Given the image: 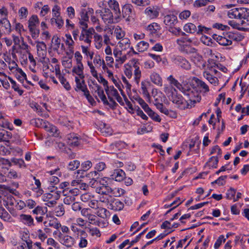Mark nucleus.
Returning <instances> with one entry per match:
<instances>
[{
    "mask_svg": "<svg viewBox=\"0 0 249 249\" xmlns=\"http://www.w3.org/2000/svg\"><path fill=\"white\" fill-rule=\"evenodd\" d=\"M169 84H164L163 91L165 92L169 99L176 106L181 109L187 108L188 104L184 98L178 93L177 89L174 87L175 86L178 89L184 94L187 95L190 98V100L194 103L199 102L200 100V97L197 96L196 99L192 98L193 92L190 89L185 90L182 85L172 75H170L167 78Z\"/></svg>",
    "mask_w": 249,
    "mask_h": 249,
    "instance_id": "obj_1",
    "label": "nucleus"
},
{
    "mask_svg": "<svg viewBox=\"0 0 249 249\" xmlns=\"http://www.w3.org/2000/svg\"><path fill=\"white\" fill-rule=\"evenodd\" d=\"M235 34H230L228 36H213V40L210 36H202L201 37V41L203 44L207 46L216 45L215 42L220 45L228 46L232 44L231 39H235Z\"/></svg>",
    "mask_w": 249,
    "mask_h": 249,
    "instance_id": "obj_2",
    "label": "nucleus"
},
{
    "mask_svg": "<svg viewBox=\"0 0 249 249\" xmlns=\"http://www.w3.org/2000/svg\"><path fill=\"white\" fill-rule=\"evenodd\" d=\"M227 16L230 18L242 19V26H249V9L248 8H233L227 11Z\"/></svg>",
    "mask_w": 249,
    "mask_h": 249,
    "instance_id": "obj_3",
    "label": "nucleus"
},
{
    "mask_svg": "<svg viewBox=\"0 0 249 249\" xmlns=\"http://www.w3.org/2000/svg\"><path fill=\"white\" fill-rule=\"evenodd\" d=\"M203 52L206 57H210L207 61V65L206 64L205 70H207L216 74L218 72L216 70L218 62L215 60V58L218 59L220 54L213 53L212 50L209 48H205Z\"/></svg>",
    "mask_w": 249,
    "mask_h": 249,
    "instance_id": "obj_4",
    "label": "nucleus"
},
{
    "mask_svg": "<svg viewBox=\"0 0 249 249\" xmlns=\"http://www.w3.org/2000/svg\"><path fill=\"white\" fill-rule=\"evenodd\" d=\"M181 51L188 55L194 64L201 69L206 68V61L195 48H181Z\"/></svg>",
    "mask_w": 249,
    "mask_h": 249,
    "instance_id": "obj_5",
    "label": "nucleus"
},
{
    "mask_svg": "<svg viewBox=\"0 0 249 249\" xmlns=\"http://www.w3.org/2000/svg\"><path fill=\"white\" fill-rule=\"evenodd\" d=\"M28 28L33 38H36L39 34V20L37 16H31L28 20Z\"/></svg>",
    "mask_w": 249,
    "mask_h": 249,
    "instance_id": "obj_6",
    "label": "nucleus"
},
{
    "mask_svg": "<svg viewBox=\"0 0 249 249\" xmlns=\"http://www.w3.org/2000/svg\"><path fill=\"white\" fill-rule=\"evenodd\" d=\"M130 50L127 51L126 53H125V50H119L116 48L113 51L114 55L116 58L115 67L119 68L120 66L124 63L127 58V55H131L132 53H134V51H133V48H129ZM124 50H125L124 49Z\"/></svg>",
    "mask_w": 249,
    "mask_h": 249,
    "instance_id": "obj_7",
    "label": "nucleus"
},
{
    "mask_svg": "<svg viewBox=\"0 0 249 249\" xmlns=\"http://www.w3.org/2000/svg\"><path fill=\"white\" fill-rule=\"evenodd\" d=\"M50 71L51 72L55 71L56 77L66 90L69 91L71 89V86L65 77V74L61 71L59 65H54L52 69H50Z\"/></svg>",
    "mask_w": 249,
    "mask_h": 249,
    "instance_id": "obj_8",
    "label": "nucleus"
},
{
    "mask_svg": "<svg viewBox=\"0 0 249 249\" xmlns=\"http://www.w3.org/2000/svg\"><path fill=\"white\" fill-rule=\"evenodd\" d=\"M152 94L155 99L154 104L157 109L164 114L168 115L169 111L162 104V99H165V97L161 92L158 93L156 89H153Z\"/></svg>",
    "mask_w": 249,
    "mask_h": 249,
    "instance_id": "obj_9",
    "label": "nucleus"
},
{
    "mask_svg": "<svg viewBox=\"0 0 249 249\" xmlns=\"http://www.w3.org/2000/svg\"><path fill=\"white\" fill-rule=\"evenodd\" d=\"M72 74L75 77L76 85L75 88L78 87L79 84L82 85L85 84L84 81V66L75 65L72 69Z\"/></svg>",
    "mask_w": 249,
    "mask_h": 249,
    "instance_id": "obj_10",
    "label": "nucleus"
},
{
    "mask_svg": "<svg viewBox=\"0 0 249 249\" xmlns=\"http://www.w3.org/2000/svg\"><path fill=\"white\" fill-rule=\"evenodd\" d=\"M108 179L107 178H103L100 179L96 192L100 194H110L111 188L108 185Z\"/></svg>",
    "mask_w": 249,
    "mask_h": 249,
    "instance_id": "obj_11",
    "label": "nucleus"
},
{
    "mask_svg": "<svg viewBox=\"0 0 249 249\" xmlns=\"http://www.w3.org/2000/svg\"><path fill=\"white\" fill-rule=\"evenodd\" d=\"M160 11V8L158 6H149L145 9L144 14L147 18L153 19L158 17Z\"/></svg>",
    "mask_w": 249,
    "mask_h": 249,
    "instance_id": "obj_12",
    "label": "nucleus"
},
{
    "mask_svg": "<svg viewBox=\"0 0 249 249\" xmlns=\"http://www.w3.org/2000/svg\"><path fill=\"white\" fill-rule=\"evenodd\" d=\"M94 39L95 47H102L105 45L109 47L110 45H113V44L110 42L109 38L107 35H105L102 37L101 35L95 34Z\"/></svg>",
    "mask_w": 249,
    "mask_h": 249,
    "instance_id": "obj_13",
    "label": "nucleus"
},
{
    "mask_svg": "<svg viewBox=\"0 0 249 249\" xmlns=\"http://www.w3.org/2000/svg\"><path fill=\"white\" fill-rule=\"evenodd\" d=\"M96 13H100L102 19L105 23H111L116 22L113 18L112 13L108 8H104L101 12L97 10Z\"/></svg>",
    "mask_w": 249,
    "mask_h": 249,
    "instance_id": "obj_14",
    "label": "nucleus"
},
{
    "mask_svg": "<svg viewBox=\"0 0 249 249\" xmlns=\"http://www.w3.org/2000/svg\"><path fill=\"white\" fill-rule=\"evenodd\" d=\"M141 107L142 108L144 111L152 120L157 122H160L161 121V118L160 116L154 112L142 99H141Z\"/></svg>",
    "mask_w": 249,
    "mask_h": 249,
    "instance_id": "obj_15",
    "label": "nucleus"
},
{
    "mask_svg": "<svg viewBox=\"0 0 249 249\" xmlns=\"http://www.w3.org/2000/svg\"><path fill=\"white\" fill-rule=\"evenodd\" d=\"M74 89L77 92L81 91L83 92L84 95L85 96L89 103L91 105L94 106L95 105L96 102L94 101L93 98L90 95L89 91L88 90L86 84H83L82 85H80V84H79L78 87L75 88Z\"/></svg>",
    "mask_w": 249,
    "mask_h": 249,
    "instance_id": "obj_16",
    "label": "nucleus"
},
{
    "mask_svg": "<svg viewBox=\"0 0 249 249\" xmlns=\"http://www.w3.org/2000/svg\"><path fill=\"white\" fill-rule=\"evenodd\" d=\"M132 65L131 67L132 69H134V81L138 85H139L140 81V63L138 59H133L131 61Z\"/></svg>",
    "mask_w": 249,
    "mask_h": 249,
    "instance_id": "obj_17",
    "label": "nucleus"
},
{
    "mask_svg": "<svg viewBox=\"0 0 249 249\" xmlns=\"http://www.w3.org/2000/svg\"><path fill=\"white\" fill-rule=\"evenodd\" d=\"M60 195L61 192L55 188L50 191L49 193L43 194L42 196V200L43 201L58 200L60 198Z\"/></svg>",
    "mask_w": 249,
    "mask_h": 249,
    "instance_id": "obj_18",
    "label": "nucleus"
},
{
    "mask_svg": "<svg viewBox=\"0 0 249 249\" xmlns=\"http://www.w3.org/2000/svg\"><path fill=\"white\" fill-rule=\"evenodd\" d=\"M146 31L150 34L159 37L161 35V28L160 24L153 22L146 27Z\"/></svg>",
    "mask_w": 249,
    "mask_h": 249,
    "instance_id": "obj_19",
    "label": "nucleus"
},
{
    "mask_svg": "<svg viewBox=\"0 0 249 249\" xmlns=\"http://www.w3.org/2000/svg\"><path fill=\"white\" fill-rule=\"evenodd\" d=\"M163 22L166 26L173 27L178 22L177 17L173 14H167L163 18Z\"/></svg>",
    "mask_w": 249,
    "mask_h": 249,
    "instance_id": "obj_20",
    "label": "nucleus"
},
{
    "mask_svg": "<svg viewBox=\"0 0 249 249\" xmlns=\"http://www.w3.org/2000/svg\"><path fill=\"white\" fill-rule=\"evenodd\" d=\"M95 213L97 216L104 219L109 218L110 215L109 211L103 207L102 203L95 209Z\"/></svg>",
    "mask_w": 249,
    "mask_h": 249,
    "instance_id": "obj_21",
    "label": "nucleus"
},
{
    "mask_svg": "<svg viewBox=\"0 0 249 249\" xmlns=\"http://www.w3.org/2000/svg\"><path fill=\"white\" fill-rule=\"evenodd\" d=\"M109 7L114 11V18L116 22L118 21V18L121 16L120 10L118 2L115 0H110L108 2Z\"/></svg>",
    "mask_w": 249,
    "mask_h": 249,
    "instance_id": "obj_22",
    "label": "nucleus"
},
{
    "mask_svg": "<svg viewBox=\"0 0 249 249\" xmlns=\"http://www.w3.org/2000/svg\"><path fill=\"white\" fill-rule=\"evenodd\" d=\"M59 241L67 248H71L76 243L74 238L68 235H63Z\"/></svg>",
    "mask_w": 249,
    "mask_h": 249,
    "instance_id": "obj_23",
    "label": "nucleus"
},
{
    "mask_svg": "<svg viewBox=\"0 0 249 249\" xmlns=\"http://www.w3.org/2000/svg\"><path fill=\"white\" fill-rule=\"evenodd\" d=\"M0 218L4 222L8 223L15 222L10 213L1 205H0Z\"/></svg>",
    "mask_w": 249,
    "mask_h": 249,
    "instance_id": "obj_24",
    "label": "nucleus"
},
{
    "mask_svg": "<svg viewBox=\"0 0 249 249\" xmlns=\"http://www.w3.org/2000/svg\"><path fill=\"white\" fill-rule=\"evenodd\" d=\"M19 221L28 227H33L35 225L34 218L31 215L21 214L19 216Z\"/></svg>",
    "mask_w": 249,
    "mask_h": 249,
    "instance_id": "obj_25",
    "label": "nucleus"
},
{
    "mask_svg": "<svg viewBox=\"0 0 249 249\" xmlns=\"http://www.w3.org/2000/svg\"><path fill=\"white\" fill-rule=\"evenodd\" d=\"M44 224L46 227H53L56 230L59 229L61 227V224L59 221L53 216L49 217L44 222Z\"/></svg>",
    "mask_w": 249,
    "mask_h": 249,
    "instance_id": "obj_26",
    "label": "nucleus"
},
{
    "mask_svg": "<svg viewBox=\"0 0 249 249\" xmlns=\"http://www.w3.org/2000/svg\"><path fill=\"white\" fill-rule=\"evenodd\" d=\"M110 176L112 179H114L116 181L120 182L123 180L125 178V174L123 170L121 169H117L113 171Z\"/></svg>",
    "mask_w": 249,
    "mask_h": 249,
    "instance_id": "obj_27",
    "label": "nucleus"
},
{
    "mask_svg": "<svg viewBox=\"0 0 249 249\" xmlns=\"http://www.w3.org/2000/svg\"><path fill=\"white\" fill-rule=\"evenodd\" d=\"M80 232L81 234L77 237V239L79 240L78 247L79 249H83L88 245V241L86 239L87 235L84 231H81Z\"/></svg>",
    "mask_w": 249,
    "mask_h": 249,
    "instance_id": "obj_28",
    "label": "nucleus"
},
{
    "mask_svg": "<svg viewBox=\"0 0 249 249\" xmlns=\"http://www.w3.org/2000/svg\"><path fill=\"white\" fill-rule=\"evenodd\" d=\"M67 143L71 146H77L79 144V137L75 134H70L67 136Z\"/></svg>",
    "mask_w": 249,
    "mask_h": 249,
    "instance_id": "obj_29",
    "label": "nucleus"
},
{
    "mask_svg": "<svg viewBox=\"0 0 249 249\" xmlns=\"http://www.w3.org/2000/svg\"><path fill=\"white\" fill-rule=\"evenodd\" d=\"M194 80L197 88L200 89V91L204 93H207L209 91V88L204 82L197 78H194Z\"/></svg>",
    "mask_w": 249,
    "mask_h": 249,
    "instance_id": "obj_30",
    "label": "nucleus"
},
{
    "mask_svg": "<svg viewBox=\"0 0 249 249\" xmlns=\"http://www.w3.org/2000/svg\"><path fill=\"white\" fill-rule=\"evenodd\" d=\"M124 106L125 108L129 111V112L134 114L136 113L139 116L140 115V111L138 107L135 108L133 107L132 104L126 99V97H124Z\"/></svg>",
    "mask_w": 249,
    "mask_h": 249,
    "instance_id": "obj_31",
    "label": "nucleus"
},
{
    "mask_svg": "<svg viewBox=\"0 0 249 249\" xmlns=\"http://www.w3.org/2000/svg\"><path fill=\"white\" fill-rule=\"evenodd\" d=\"M45 129L54 137H57L59 136V130L55 126L51 124L49 122L47 123L46 125H45Z\"/></svg>",
    "mask_w": 249,
    "mask_h": 249,
    "instance_id": "obj_32",
    "label": "nucleus"
},
{
    "mask_svg": "<svg viewBox=\"0 0 249 249\" xmlns=\"http://www.w3.org/2000/svg\"><path fill=\"white\" fill-rule=\"evenodd\" d=\"M151 81L155 85L159 86H162V79L160 75L155 71H153L150 76Z\"/></svg>",
    "mask_w": 249,
    "mask_h": 249,
    "instance_id": "obj_33",
    "label": "nucleus"
},
{
    "mask_svg": "<svg viewBox=\"0 0 249 249\" xmlns=\"http://www.w3.org/2000/svg\"><path fill=\"white\" fill-rule=\"evenodd\" d=\"M213 74V73H212L211 71H208L207 70H205L203 72V76L208 80L209 82L214 85H216L218 83V79L217 78L214 76Z\"/></svg>",
    "mask_w": 249,
    "mask_h": 249,
    "instance_id": "obj_34",
    "label": "nucleus"
},
{
    "mask_svg": "<svg viewBox=\"0 0 249 249\" xmlns=\"http://www.w3.org/2000/svg\"><path fill=\"white\" fill-rule=\"evenodd\" d=\"M197 26L195 24L188 22L186 23L183 26V30L187 33L196 35V31Z\"/></svg>",
    "mask_w": 249,
    "mask_h": 249,
    "instance_id": "obj_35",
    "label": "nucleus"
},
{
    "mask_svg": "<svg viewBox=\"0 0 249 249\" xmlns=\"http://www.w3.org/2000/svg\"><path fill=\"white\" fill-rule=\"evenodd\" d=\"M3 205L9 211L10 206H14L17 203L15 198L11 195L4 196L3 198Z\"/></svg>",
    "mask_w": 249,
    "mask_h": 249,
    "instance_id": "obj_36",
    "label": "nucleus"
},
{
    "mask_svg": "<svg viewBox=\"0 0 249 249\" xmlns=\"http://www.w3.org/2000/svg\"><path fill=\"white\" fill-rule=\"evenodd\" d=\"M218 156H212L206 163L205 166L209 169L216 168L218 162Z\"/></svg>",
    "mask_w": 249,
    "mask_h": 249,
    "instance_id": "obj_37",
    "label": "nucleus"
},
{
    "mask_svg": "<svg viewBox=\"0 0 249 249\" xmlns=\"http://www.w3.org/2000/svg\"><path fill=\"white\" fill-rule=\"evenodd\" d=\"M12 138L11 132L4 129H0V142H8Z\"/></svg>",
    "mask_w": 249,
    "mask_h": 249,
    "instance_id": "obj_38",
    "label": "nucleus"
},
{
    "mask_svg": "<svg viewBox=\"0 0 249 249\" xmlns=\"http://www.w3.org/2000/svg\"><path fill=\"white\" fill-rule=\"evenodd\" d=\"M105 90L108 98H115L119 95L117 90L113 86L107 87Z\"/></svg>",
    "mask_w": 249,
    "mask_h": 249,
    "instance_id": "obj_39",
    "label": "nucleus"
},
{
    "mask_svg": "<svg viewBox=\"0 0 249 249\" xmlns=\"http://www.w3.org/2000/svg\"><path fill=\"white\" fill-rule=\"evenodd\" d=\"M177 42L178 45L184 47L190 45L192 40L187 36H183L177 39Z\"/></svg>",
    "mask_w": 249,
    "mask_h": 249,
    "instance_id": "obj_40",
    "label": "nucleus"
},
{
    "mask_svg": "<svg viewBox=\"0 0 249 249\" xmlns=\"http://www.w3.org/2000/svg\"><path fill=\"white\" fill-rule=\"evenodd\" d=\"M112 209L115 211H121L124 207V204L123 202L119 199H115L111 204Z\"/></svg>",
    "mask_w": 249,
    "mask_h": 249,
    "instance_id": "obj_41",
    "label": "nucleus"
},
{
    "mask_svg": "<svg viewBox=\"0 0 249 249\" xmlns=\"http://www.w3.org/2000/svg\"><path fill=\"white\" fill-rule=\"evenodd\" d=\"M141 86H142L141 88H142V90L143 97L144 99H145L146 102H147L149 103H151V97H150V95L149 92H148V91L147 90L146 86L144 84V83L143 82H142L141 83Z\"/></svg>",
    "mask_w": 249,
    "mask_h": 249,
    "instance_id": "obj_42",
    "label": "nucleus"
},
{
    "mask_svg": "<svg viewBox=\"0 0 249 249\" xmlns=\"http://www.w3.org/2000/svg\"><path fill=\"white\" fill-rule=\"evenodd\" d=\"M53 213L58 217L63 216L65 213V208L63 205L61 204L57 206L53 210Z\"/></svg>",
    "mask_w": 249,
    "mask_h": 249,
    "instance_id": "obj_43",
    "label": "nucleus"
},
{
    "mask_svg": "<svg viewBox=\"0 0 249 249\" xmlns=\"http://www.w3.org/2000/svg\"><path fill=\"white\" fill-rule=\"evenodd\" d=\"M57 51L58 53L59 52H62V54L64 55L63 57L72 58L73 55V51L71 49L66 50V48H57Z\"/></svg>",
    "mask_w": 249,
    "mask_h": 249,
    "instance_id": "obj_44",
    "label": "nucleus"
},
{
    "mask_svg": "<svg viewBox=\"0 0 249 249\" xmlns=\"http://www.w3.org/2000/svg\"><path fill=\"white\" fill-rule=\"evenodd\" d=\"M125 192V191L124 189L117 187L114 188V189L111 188V192L110 194L115 197H120L123 196Z\"/></svg>",
    "mask_w": 249,
    "mask_h": 249,
    "instance_id": "obj_45",
    "label": "nucleus"
},
{
    "mask_svg": "<svg viewBox=\"0 0 249 249\" xmlns=\"http://www.w3.org/2000/svg\"><path fill=\"white\" fill-rule=\"evenodd\" d=\"M239 85L241 88L240 98H242L247 91L249 93V85L246 82H242V81H240Z\"/></svg>",
    "mask_w": 249,
    "mask_h": 249,
    "instance_id": "obj_46",
    "label": "nucleus"
},
{
    "mask_svg": "<svg viewBox=\"0 0 249 249\" xmlns=\"http://www.w3.org/2000/svg\"><path fill=\"white\" fill-rule=\"evenodd\" d=\"M93 63L95 65H97L99 67H102V69H103V67L106 66L105 61L102 59L101 56L98 54H96L94 59H93Z\"/></svg>",
    "mask_w": 249,
    "mask_h": 249,
    "instance_id": "obj_47",
    "label": "nucleus"
},
{
    "mask_svg": "<svg viewBox=\"0 0 249 249\" xmlns=\"http://www.w3.org/2000/svg\"><path fill=\"white\" fill-rule=\"evenodd\" d=\"M130 97L133 102H136L140 105V97L136 89H133L132 91L130 92Z\"/></svg>",
    "mask_w": 249,
    "mask_h": 249,
    "instance_id": "obj_48",
    "label": "nucleus"
},
{
    "mask_svg": "<svg viewBox=\"0 0 249 249\" xmlns=\"http://www.w3.org/2000/svg\"><path fill=\"white\" fill-rule=\"evenodd\" d=\"M88 220V222L92 225L95 226H100L101 222L97 218L96 216L94 214L91 213L89 216L87 218Z\"/></svg>",
    "mask_w": 249,
    "mask_h": 249,
    "instance_id": "obj_49",
    "label": "nucleus"
},
{
    "mask_svg": "<svg viewBox=\"0 0 249 249\" xmlns=\"http://www.w3.org/2000/svg\"><path fill=\"white\" fill-rule=\"evenodd\" d=\"M47 208H43L40 206L35 207V209L32 211V213L35 214L44 215L47 212Z\"/></svg>",
    "mask_w": 249,
    "mask_h": 249,
    "instance_id": "obj_50",
    "label": "nucleus"
},
{
    "mask_svg": "<svg viewBox=\"0 0 249 249\" xmlns=\"http://www.w3.org/2000/svg\"><path fill=\"white\" fill-rule=\"evenodd\" d=\"M236 189L231 187L229 190H227L226 194V198L228 200H233L234 202V198L235 195L236 194Z\"/></svg>",
    "mask_w": 249,
    "mask_h": 249,
    "instance_id": "obj_51",
    "label": "nucleus"
},
{
    "mask_svg": "<svg viewBox=\"0 0 249 249\" xmlns=\"http://www.w3.org/2000/svg\"><path fill=\"white\" fill-rule=\"evenodd\" d=\"M14 24L15 30L20 35H21L22 33H24L26 31V29H25L23 24H22L21 23L19 22H17L15 20V22H14Z\"/></svg>",
    "mask_w": 249,
    "mask_h": 249,
    "instance_id": "obj_52",
    "label": "nucleus"
},
{
    "mask_svg": "<svg viewBox=\"0 0 249 249\" xmlns=\"http://www.w3.org/2000/svg\"><path fill=\"white\" fill-rule=\"evenodd\" d=\"M62 64L65 68H71L72 67V58L63 57Z\"/></svg>",
    "mask_w": 249,
    "mask_h": 249,
    "instance_id": "obj_53",
    "label": "nucleus"
},
{
    "mask_svg": "<svg viewBox=\"0 0 249 249\" xmlns=\"http://www.w3.org/2000/svg\"><path fill=\"white\" fill-rule=\"evenodd\" d=\"M63 195L65 196L63 200V202L65 204L70 205L74 201L75 198L73 196H71L67 193H64Z\"/></svg>",
    "mask_w": 249,
    "mask_h": 249,
    "instance_id": "obj_54",
    "label": "nucleus"
},
{
    "mask_svg": "<svg viewBox=\"0 0 249 249\" xmlns=\"http://www.w3.org/2000/svg\"><path fill=\"white\" fill-rule=\"evenodd\" d=\"M121 80L123 82V83H122V87H123V89L125 88L127 93L130 92L131 85L129 84L126 78L124 76H122Z\"/></svg>",
    "mask_w": 249,
    "mask_h": 249,
    "instance_id": "obj_55",
    "label": "nucleus"
},
{
    "mask_svg": "<svg viewBox=\"0 0 249 249\" xmlns=\"http://www.w3.org/2000/svg\"><path fill=\"white\" fill-rule=\"evenodd\" d=\"M0 125L3 128H8L11 130L13 129L12 124L4 118L0 120Z\"/></svg>",
    "mask_w": 249,
    "mask_h": 249,
    "instance_id": "obj_56",
    "label": "nucleus"
},
{
    "mask_svg": "<svg viewBox=\"0 0 249 249\" xmlns=\"http://www.w3.org/2000/svg\"><path fill=\"white\" fill-rule=\"evenodd\" d=\"M191 14V12L189 10H185L179 14L178 18L181 20H186L190 17Z\"/></svg>",
    "mask_w": 249,
    "mask_h": 249,
    "instance_id": "obj_57",
    "label": "nucleus"
},
{
    "mask_svg": "<svg viewBox=\"0 0 249 249\" xmlns=\"http://www.w3.org/2000/svg\"><path fill=\"white\" fill-rule=\"evenodd\" d=\"M80 161L77 160H73L70 161L68 165V168L70 170H74L78 168L80 165Z\"/></svg>",
    "mask_w": 249,
    "mask_h": 249,
    "instance_id": "obj_58",
    "label": "nucleus"
},
{
    "mask_svg": "<svg viewBox=\"0 0 249 249\" xmlns=\"http://www.w3.org/2000/svg\"><path fill=\"white\" fill-rule=\"evenodd\" d=\"M12 162L16 165H18L19 168H25L26 164L23 160L21 159L14 158L12 159Z\"/></svg>",
    "mask_w": 249,
    "mask_h": 249,
    "instance_id": "obj_59",
    "label": "nucleus"
},
{
    "mask_svg": "<svg viewBox=\"0 0 249 249\" xmlns=\"http://www.w3.org/2000/svg\"><path fill=\"white\" fill-rule=\"evenodd\" d=\"M27 248L28 249H44L41 247V243L36 242L33 244L32 242H27Z\"/></svg>",
    "mask_w": 249,
    "mask_h": 249,
    "instance_id": "obj_60",
    "label": "nucleus"
},
{
    "mask_svg": "<svg viewBox=\"0 0 249 249\" xmlns=\"http://www.w3.org/2000/svg\"><path fill=\"white\" fill-rule=\"evenodd\" d=\"M101 131L103 133H105L106 135H110L112 133V130L110 126L106 124L105 123H103L101 125Z\"/></svg>",
    "mask_w": 249,
    "mask_h": 249,
    "instance_id": "obj_61",
    "label": "nucleus"
},
{
    "mask_svg": "<svg viewBox=\"0 0 249 249\" xmlns=\"http://www.w3.org/2000/svg\"><path fill=\"white\" fill-rule=\"evenodd\" d=\"M122 12L124 17H129L131 13V5L130 4H125L122 8Z\"/></svg>",
    "mask_w": 249,
    "mask_h": 249,
    "instance_id": "obj_62",
    "label": "nucleus"
},
{
    "mask_svg": "<svg viewBox=\"0 0 249 249\" xmlns=\"http://www.w3.org/2000/svg\"><path fill=\"white\" fill-rule=\"evenodd\" d=\"M60 7L57 5H55L52 9L53 17L58 18L60 16Z\"/></svg>",
    "mask_w": 249,
    "mask_h": 249,
    "instance_id": "obj_63",
    "label": "nucleus"
},
{
    "mask_svg": "<svg viewBox=\"0 0 249 249\" xmlns=\"http://www.w3.org/2000/svg\"><path fill=\"white\" fill-rule=\"evenodd\" d=\"M226 239L223 235H220L214 244V248L218 249L222 243L225 242Z\"/></svg>",
    "mask_w": 249,
    "mask_h": 249,
    "instance_id": "obj_64",
    "label": "nucleus"
}]
</instances>
